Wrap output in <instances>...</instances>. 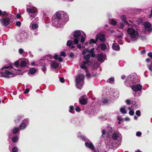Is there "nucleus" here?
Instances as JSON below:
<instances>
[{
    "label": "nucleus",
    "mask_w": 152,
    "mask_h": 152,
    "mask_svg": "<svg viewBox=\"0 0 152 152\" xmlns=\"http://www.w3.org/2000/svg\"><path fill=\"white\" fill-rule=\"evenodd\" d=\"M67 19L66 18H64L63 19L60 12H57L52 18L53 25L55 27L58 28L62 27L67 21Z\"/></svg>",
    "instance_id": "obj_1"
},
{
    "label": "nucleus",
    "mask_w": 152,
    "mask_h": 152,
    "mask_svg": "<svg viewBox=\"0 0 152 152\" xmlns=\"http://www.w3.org/2000/svg\"><path fill=\"white\" fill-rule=\"evenodd\" d=\"M127 32L130 35L132 39L135 40L137 39V37L138 36L139 34L137 31L135 30L132 28H128Z\"/></svg>",
    "instance_id": "obj_2"
},
{
    "label": "nucleus",
    "mask_w": 152,
    "mask_h": 152,
    "mask_svg": "<svg viewBox=\"0 0 152 152\" xmlns=\"http://www.w3.org/2000/svg\"><path fill=\"white\" fill-rule=\"evenodd\" d=\"M136 81V79H134V76H129L126 78L125 84L127 86L129 87L131 85V83L133 84L135 83Z\"/></svg>",
    "instance_id": "obj_3"
},
{
    "label": "nucleus",
    "mask_w": 152,
    "mask_h": 152,
    "mask_svg": "<svg viewBox=\"0 0 152 152\" xmlns=\"http://www.w3.org/2000/svg\"><path fill=\"white\" fill-rule=\"evenodd\" d=\"M81 36V33L79 30L75 31L73 33V37L74 39V42L75 44H77L78 43L79 40V37Z\"/></svg>",
    "instance_id": "obj_4"
},
{
    "label": "nucleus",
    "mask_w": 152,
    "mask_h": 152,
    "mask_svg": "<svg viewBox=\"0 0 152 152\" xmlns=\"http://www.w3.org/2000/svg\"><path fill=\"white\" fill-rule=\"evenodd\" d=\"M1 75L3 77L10 78L13 76L12 75L13 74V73L6 70L4 72H1Z\"/></svg>",
    "instance_id": "obj_5"
},
{
    "label": "nucleus",
    "mask_w": 152,
    "mask_h": 152,
    "mask_svg": "<svg viewBox=\"0 0 152 152\" xmlns=\"http://www.w3.org/2000/svg\"><path fill=\"white\" fill-rule=\"evenodd\" d=\"M85 145L87 148L90 149L91 150H93L94 152H96L93 145L91 142H86L85 143Z\"/></svg>",
    "instance_id": "obj_6"
},
{
    "label": "nucleus",
    "mask_w": 152,
    "mask_h": 152,
    "mask_svg": "<svg viewBox=\"0 0 152 152\" xmlns=\"http://www.w3.org/2000/svg\"><path fill=\"white\" fill-rule=\"evenodd\" d=\"M10 20L7 17H5L4 18H2L1 20V21L3 25L7 26L10 23Z\"/></svg>",
    "instance_id": "obj_7"
},
{
    "label": "nucleus",
    "mask_w": 152,
    "mask_h": 152,
    "mask_svg": "<svg viewBox=\"0 0 152 152\" xmlns=\"http://www.w3.org/2000/svg\"><path fill=\"white\" fill-rule=\"evenodd\" d=\"M142 86L140 84H137L136 86L132 85L131 86V88L132 90L135 92L141 91L142 89Z\"/></svg>",
    "instance_id": "obj_8"
},
{
    "label": "nucleus",
    "mask_w": 152,
    "mask_h": 152,
    "mask_svg": "<svg viewBox=\"0 0 152 152\" xmlns=\"http://www.w3.org/2000/svg\"><path fill=\"white\" fill-rule=\"evenodd\" d=\"M144 25L145 30L148 31H152V29L151 27V25L149 22H145Z\"/></svg>",
    "instance_id": "obj_9"
},
{
    "label": "nucleus",
    "mask_w": 152,
    "mask_h": 152,
    "mask_svg": "<svg viewBox=\"0 0 152 152\" xmlns=\"http://www.w3.org/2000/svg\"><path fill=\"white\" fill-rule=\"evenodd\" d=\"M84 77L83 75L81 74H79L76 77L75 83H81V81H83L84 80Z\"/></svg>",
    "instance_id": "obj_10"
},
{
    "label": "nucleus",
    "mask_w": 152,
    "mask_h": 152,
    "mask_svg": "<svg viewBox=\"0 0 152 152\" xmlns=\"http://www.w3.org/2000/svg\"><path fill=\"white\" fill-rule=\"evenodd\" d=\"M84 96H85V95L80 96L79 99V103L83 105H85L87 103V100L84 98Z\"/></svg>",
    "instance_id": "obj_11"
},
{
    "label": "nucleus",
    "mask_w": 152,
    "mask_h": 152,
    "mask_svg": "<svg viewBox=\"0 0 152 152\" xmlns=\"http://www.w3.org/2000/svg\"><path fill=\"white\" fill-rule=\"evenodd\" d=\"M112 48L113 50L116 51H118L120 49L119 45L116 43L113 44Z\"/></svg>",
    "instance_id": "obj_12"
},
{
    "label": "nucleus",
    "mask_w": 152,
    "mask_h": 152,
    "mask_svg": "<svg viewBox=\"0 0 152 152\" xmlns=\"http://www.w3.org/2000/svg\"><path fill=\"white\" fill-rule=\"evenodd\" d=\"M28 61H26L24 60L22 61L20 64V67L22 68L26 66L28 64Z\"/></svg>",
    "instance_id": "obj_13"
},
{
    "label": "nucleus",
    "mask_w": 152,
    "mask_h": 152,
    "mask_svg": "<svg viewBox=\"0 0 152 152\" xmlns=\"http://www.w3.org/2000/svg\"><path fill=\"white\" fill-rule=\"evenodd\" d=\"M99 35V39L101 42H104L105 40V35L104 34H101L100 33L97 34Z\"/></svg>",
    "instance_id": "obj_14"
},
{
    "label": "nucleus",
    "mask_w": 152,
    "mask_h": 152,
    "mask_svg": "<svg viewBox=\"0 0 152 152\" xmlns=\"http://www.w3.org/2000/svg\"><path fill=\"white\" fill-rule=\"evenodd\" d=\"M53 57L55 59L58 60L60 62H62L63 61V60L62 58L60 57H59L58 55L57 54H55L54 55Z\"/></svg>",
    "instance_id": "obj_15"
},
{
    "label": "nucleus",
    "mask_w": 152,
    "mask_h": 152,
    "mask_svg": "<svg viewBox=\"0 0 152 152\" xmlns=\"http://www.w3.org/2000/svg\"><path fill=\"white\" fill-rule=\"evenodd\" d=\"M27 11L28 12L31 13H34L37 12V10L36 9L33 8H27Z\"/></svg>",
    "instance_id": "obj_16"
},
{
    "label": "nucleus",
    "mask_w": 152,
    "mask_h": 152,
    "mask_svg": "<svg viewBox=\"0 0 152 152\" xmlns=\"http://www.w3.org/2000/svg\"><path fill=\"white\" fill-rule=\"evenodd\" d=\"M100 49L102 50H104L106 49V46L105 43H103L99 45Z\"/></svg>",
    "instance_id": "obj_17"
},
{
    "label": "nucleus",
    "mask_w": 152,
    "mask_h": 152,
    "mask_svg": "<svg viewBox=\"0 0 152 152\" xmlns=\"http://www.w3.org/2000/svg\"><path fill=\"white\" fill-rule=\"evenodd\" d=\"M126 17L125 15H122L121 16V19L122 21L124 22L125 23L127 24H129V23L126 20Z\"/></svg>",
    "instance_id": "obj_18"
},
{
    "label": "nucleus",
    "mask_w": 152,
    "mask_h": 152,
    "mask_svg": "<svg viewBox=\"0 0 152 152\" xmlns=\"http://www.w3.org/2000/svg\"><path fill=\"white\" fill-rule=\"evenodd\" d=\"M97 58L98 61L102 62L103 60V56L101 54H98L97 56Z\"/></svg>",
    "instance_id": "obj_19"
},
{
    "label": "nucleus",
    "mask_w": 152,
    "mask_h": 152,
    "mask_svg": "<svg viewBox=\"0 0 152 152\" xmlns=\"http://www.w3.org/2000/svg\"><path fill=\"white\" fill-rule=\"evenodd\" d=\"M90 55L92 57H95V55L94 52V48H93L91 49V51H90Z\"/></svg>",
    "instance_id": "obj_20"
},
{
    "label": "nucleus",
    "mask_w": 152,
    "mask_h": 152,
    "mask_svg": "<svg viewBox=\"0 0 152 152\" xmlns=\"http://www.w3.org/2000/svg\"><path fill=\"white\" fill-rule=\"evenodd\" d=\"M37 71L36 69L34 68H31L29 70L30 74L32 75L34 74Z\"/></svg>",
    "instance_id": "obj_21"
},
{
    "label": "nucleus",
    "mask_w": 152,
    "mask_h": 152,
    "mask_svg": "<svg viewBox=\"0 0 152 152\" xmlns=\"http://www.w3.org/2000/svg\"><path fill=\"white\" fill-rule=\"evenodd\" d=\"M26 127V125L23 122L19 126V128L21 129H24Z\"/></svg>",
    "instance_id": "obj_22"
},
{
    "label": "nucleus",
    "mask_w": 152,
    "mask_h": 152,
    "mask_svg": "<svg viewBox=\"0 0 152 152\" xmlns=\"http://www.w3.org/2000/svg\"><path fill=\"white\" fill-rule=\"evenodd\" d=\"M126 108V106H124L123 107L121 108L120 109V111L123 114H126V111L125 109Z\"/></svg>",
    "instance_id": "obj_23"
},
{
    "label": "nucleus",
    "mask_w": 152,
    "mask_h": 152,
    "mask_svg": "<svg viewBox=\"0 0 152 152\" xmlns=\"http://www.w3.org/2000/svg\"><path fill=\"white\" fill-rule=\"evenodd\" d=\"M76 87L78 89H81L83 85L81 83H76Z\"/></svg>",
    "instance_id": "obj_24"
},
{
    "label": "nucleus",
    "mask_w": 152,
    "mask_h": 152,
    "mask_svg": "<svg viewBox=\"0 0 152 152\" xmlns=\"http://www.w3.org/2000/svg\"><path fill=\"white\" fill-rule=\"evenodd\" d=\"M51 66L53 68L56 69L57 66H58V64L56 62H54L52 64H51Z\"/></svg>",
    "instance_id": "obj_25"
},
{
    "label": "nucleus",
    "mask_w": 152,
    "mask_h": 152,
    "mask_svg": "<svg viewBox=\"0 0 152 152\" xmlns=\"http://www.w3.org/2000/svg\"><path fill=\"white\" fill-rule=\"evenodd\" d=\"M19 131V129L17 127H15L12 130V132L14 134H16Z\"/></svg>",
    "instance_id": "obj_26"
},
{
    "label": "nucleus",
    "mask_w": 152,
    "mask_h": 152,
    "mask_svg": "<svg viewBox=\"0 0 152 152\" xmlns=\"http://www.w3.org/2000/svg\"><path fill=\"white\" fill-rule=\"evenodd\" d=\"M118 137V134L115 133H113L112 135V138L113 139L116 140L117 139Z\"/></svg>",
    "instance_id": "obj_27"
},
{
    "label": "nucleus",
    "mask_w": 152,
    "mask_h": 152,
    "mask_svg": "<svg viewBox=\"0 0 152 152\" xmlns=\"http://www.w3.org/2000/svg\"><path fill=\"white\" fill-rule=\"evenodd\" d=\"M18 137L17 136H14L12 138V140L14 142H18Z\"/></svg>",
    "instance_id": "obj_28"
},
{
    "label": "nucleus",
    "mask_w": 152,
    "mask_h": 152,
    "mask_svg": "<svg viewBox=\"0 0 152 152\" xmlns=\"http://www.w3.org/2000/svg\"><path fill=\"white\" fill-rule=\"evenodd\" d=\"M114 77H111L107 80V82L110 83H113L114 82Z\"/></svg>",
    "instance_id": "obj_29"
},
{
    "label": "nucleus",
    "mask_w": 152,
    "mask_h": 152,
    "mask_svg": "<svg viewBox=\"0 0 152 152\" xmlns=\"http://www.w3.org/2000/svg\"><path fill=\"white\" fill-rule=\"evenodd\" d=\"M67 45L69 47H70L73 45L72 41L71 40H69L67 41Z\"/></svg>",
    "instance_id": "obj_30"
},
{
    "label": "nucleus",
    "mask_w": 152,
    "mask_h": 152,
    "mask_svg": "<svg viewBox=\"0 0 152 152\" xmlns=\"http://www.w3.org/2000/svg\"><path fill=\"white\" fill-rule=\"evenodd\" d=\"M80 67L81 68L83 69L84 70H85L86 72H87L88 70L87 67L86 66H85L84 65V64H81L80 65Z\"/></svg>",
    "instance_id": "obj_31"
},
{
    "label": "nucleus",
    "mask_w": 152,
    "mask_h": 152,
    "mask_svg": "<svg viewBox=\"0 0 152 152\" xmlns=\"http://www.w3.org/2000/svg\"><path fill=\"white\" fill-rule=\"evenodd\" d=\"M42 71L44 72V73H45L46 70H47V68L46 66V64H44L42 66Z\"/></svg>",
    "instance_id": "obj_32"
},
{
    "label": "nucleus",
    "mask_w": 152,
    "mask_h": 152,
    "mask_svg": "<svg viewBox=\"0 0 152 152\" xmlns=\"http://www.w3.org/2000/svg\"><path fill=\"white\" fill-rule=\"evenodd\" d=\"M111 24L115 26L116 25L117 22L114 19H112L111 20Z\"/></svg>",
    "instance_id": "obj_33"
},
{
    "label": "nucleus",
    "mask_w": 152,
    "mask_h": 152,
    "mask_svg": "<svg viewBox=\"0 0 152 152\" xmlns=\"http://www.w3.org/2000/svg\"><path fill=\"white\" fill-rule=\"evenodd\" d=\"M18 151V148L16 146H14L12 149V152H17Z\"/></svg>",
    "instance_id": "obj_34"
},
{
    "label": "nucleus",
    "mask_w": 152,
    "mask_h": 152,
    "mask_svg": "<svg viewBox=\"0 0 152 152\" xmlns=\"http://www.w3.org/2000/svg\"><path fill=\"white\" fill-rule=\"evenodd\" d=\"M38 27V26L37 24H34L32 25L31 28L33 29H35Z\"/></svg>",
    "instance_id": "obj_35"
},
{
    "label": "nucleus",
    "mask_w": 152,
    "mask_h": 152,
    "mask_svg": "<svg viewBox=\"0 0 152 152\" xmlns=\"http://www.w3.org/2000/svg\"><path fill=\"white\" fill-rule=\"evenodd\" d=\"M89 43L90 45H91L92 43L94 44H96L94 39H91L89 40Z\"/></svg>",
    "instance_id": "obj_36"
},
{
    "label": "nucleus",
    "mask_w": 152,
    "mask_h": 152,
    "mask_svg": "<svg viewBox=\"0 0 152 152\" xmlns=\"http://www.w3.org/2000/svg\"><path fill=\"white\" fill-rule=\"evenodd\" d=\"M90 58V55L89 54H87L85 55L84 57V58L86 60H89Z\"/></svg>",
    "instance_id": "obj_37"
},
{
    "label": "nucleus",
    "mask_w": 152,
    "mask_h": 152,
    "mask_svg": "<svg viewBox=\"0 0 152 152\" xmlns=\"http://www.w3.org/2000/svg\"><path fill=\"white\" fill-rule=\"evenodd\" d=\"M89 52H90V50H89L87 49H85L82 52V54L83 55H85L87 53H89Z\"/></svg>",
    "instance_id": "obj_38"
},
{
    "label": "nucleus",
    "mask_w": 152,
    "mask_h": 152,
    "mask_svg": "<svg viewBox=\"0 0 152 152\" xmlns=\"http://www.w3.org/2000/svg\"><path fill=\"white\" fill-rule=\"evenodd\" d=\"M13 68V66L12 65H10V66H4L1 69L2 70H3V69H7L8 68Z\"/></svg>",
    "instance_id": "obj_39"
},
{
    "label": "nucleus",
    "mask_w": 152,
    "mask_h": 152,
    "mask_svg": "<svg viewBox=\"0 0 152 152\" xmlns=\"http://www.w3.org/2000/svg\"><path fill=\"white\" fill-rule=\"evenodd\" d=\"M60 55L61 56L65 57L66 56V53L65 52L63 51L60 52Z\"/></svg>",
    "instance_id": "obj_40"
},
{
    "label": "nucleus",
    "mask_w": 152,
    "mask_h": 152,
    "mask_svg": "<svg viewBox=\"0 0 152 152\" xmlns=\"http://www.w3.org/2000/svg\"><path fill=\"white\" fill-rule=\"evenodd\" d=\"M14 64L16 67H18L19 66V61H17L15 62Z\"/></svg>",
    "instance_id": "obj_41"
},
{
    "label": "nucleus",
    "mask_w": 152,
    "mask_h": 152,
    "mask_svg": "<svg viewBox=\"0 0 152 152\" xmlns=\"http://www.w3.org/2000/svg\"><path fill=\"white\" fill-rule=\"evenodd\" d=\"M136 115L138 116H140L141 115L140 112V110H137L136 112Z\"/></svg>",
    "instance_id": "obj_42"
},
{
    "label": "nucleus",
    "mask_w": 152,
    "mask_h": 152,
    "mask_svg": "<svg viewBox=\"0 0 152 152\" xmlns=\"http://www.w3.org/2000/svg\"><path fill=\"white\" fill-rule=\"evenodd\" d=\"M79 137L83 141H86V138L84 136H80Z\"/></svg>",
    "instance_id": "obj_43"
},
{
    "label": "nucleus",
    "mask_w": 152,
    "mask_h": 152,
    "mask_svg": "<svg viewBox=\"0 0 152 152\" xmlns=\"http://www.w3.org/2000/svg\"><path fill=\"white\" fill-rule=\"evenodd\" d=\"M69 110L70 111H69V112L70 113H72V111L74 110V108L73 106H70L69 107Z\"/></svg>",
    "instance_id": "obj_44"
},
{
    "label": "nucleus",
    "mask_w": 152,
    "mask_h": 152,
    "mask_svg": "<svg viewBox=\"0 0 152 152\" xmlns=\"http://www.w3.org/2000/svg\"><path fill=\"white\" fill-rule=\"evenodd\" d=\"M129 114L131 115H133L134 114V112L133 110H130L129 112Z\"/></svg>",
    "instance_id": "obj_45"
},
{
    "label": "nucleus",
    "mask_w": 152,
    "mask_h": 152,
    "mask_svg": "<svg viewBox=\"0 0 152 152\" xmlns=\"http://www.w3.org/2000/svg\"><path fill=\"white\" fill-rule=\"evenodd\" d=\"M119 27L120 28H123L124 26V24L122 23H120L118 25Z\"/></svg>",
    "instance_id": "obj_46"
},
{
    "label": "nucleus",
    "mask_w": 152,
    "mask_h": 152,
    "mask_svg": "<svg viewBox=\"0 0 152 152\" xmlns=\"http://www.w3.org/2000/svg\"><path fill=\"white\" fill-rule=\"evenodd\" d=\"M99 35H98V34H97L96 35V37L95 39H94L95 42V43H96V42H97L98 39H99Z\"/></svg>",
    "instance_id": "obj_47"
},
{
    "label": "nucleus",
    "mask_w": 152,
    "mask_h": 152,
    "mask_svg": "<svg viewBox=\"0 0 152 152\" xmlns=\"http://www.w3.org/2000/svg\"><path fill=\"white\" fill-rule=\"evenodd\" d=\"M21 23L20 21L16 22V26H20L21 25Z\"/></svg>",
    "instance_id": "obj_48"
},
{
    "label": "nucleus",
    "mask_w": 152,
    "mask_h": 152,
    "mask_svg": "<svg viewBox=\"0 0 152 152\" xmlns=\"http://www.w3.org/2000/svg\"><path fill=\"white\" fill-rule=\"evenodd\" d=\"M75 110L77 112H79L81 110V109L79 107H77L75 109Z\"/></svg>",
    "instance_id": "obj_49"
},
{
    "label": "nucleus",
    "mask_w": 152,
    "mask_h": 152,
    "mask_svg": "<svg viewBox=\"0 0 152 152\" xmlns=\"http://www.w3.org/2000/svg\"><path fill=\"white\" fill-rule=\"evenodd\" d=\"M117 118V120L119 121H123L124 120V119L121 116H118Z\"/></svg>",
    "instance_id": "obj_50"
},
{
    "label": "nucleus",
    "mask_w": 152,
    "mask_h": 152,
    "mask_svg": "<svg viewBox=\"0 0 152 152\" xmlns=\"http://www.w3.org/2000/svg\"><path fill=\"white\" fill-rule=\"evenodd\" d=\"M85 40V38L83 36H81L80 42L81 43H83L84 42Z\"/></svg>",
    "instance_id": "obj_51"
},
{
    "label": "nucleus",
    "mask_w": 152,
    "mask_h": 152,
    "mask_svg": "<svg viewBox=\"0 0 152 152\" xmlns=\"http://www.w3.org/2000/svg\"><path fill=\"white\" fill-rule=\"evenodd\" d=\"M29 91V89L28 88H26L24 91V93L25 94L28 93Z\"/></svg>",
    "instance_id": "obj_52"
},
{
    "label": "nucleus",
    "mask_w": 152,
    "mask_h": 152,
    "mask_svg": "<svg viewBox=\"0 0 152 152\" xmlns=\"http://www.w3.org/2000/svg\"><path fill=\"white\" fill-rule=\"evenodd\" d=\"M102 102L103 103H107L108 102V100L106 98H104L102 100Z\"/></svg>",
    "instance_id": "obj_53"
},
{
    "label": "nucleus",
    "mask_w": 152,
    "mask_h": 152,
    "mask_svg": "<svg viewBox=\"0 0 152 152\" xmlns=\"http://www.w3.org/2000/svg\"><path fill=\"white\" fill-rule=\"evenodd\" d=\"M60 81L62 83H63L65 81V80L64 78L63 77L60 78Z\"/></svg>",
    "instance_id": "obj_54"
},
{
    "label": "nucleus",
    "mask_w": 152,
    "mask_h": 152,
    "mask_svg": "<svg viewBox=\"0 0 152 152\" xmlns=\"http://www.w3.org/2000/svg\"><path fill=\"white\" fill-rule=\"evenodd\" d=\"M19 53L20 54H22L24 53V50L22 49H20L19 50Z\"/></svg>",
    "instance_id": "obj_55"
},
{
    "label": "nucleus",
    "mask_w": 152,
    "mask_h": 152,
    "mask_svg": "<svg viewBox=\"0 0 152 152\" xmlns=\"http://www.w3.org/2000/svg\"><path fill=\"white\" fill-rule=\"evenodd\" d=\"M141 134L142 133L140 132H137L136 134V135L137 136H140L141 135Z\"/></svg>",
    "instance_id": "obj_56"
},
{
    "label": "nucleus",
    "mask_w": 152,
    "mask_h": 152,
    "mask_svg": "<svg viewBox=\"0 0 152 152\" xmlns=\"http://www.w3.org/2000/svg\"><path fill=\"white\" fill-rule=\"evenodd\" d=\"M126 102L127 104L129 105H130L131 104L130 100H129V99H127L126 101Z\"/></svg>",
    "instance_id": "obj_57"
},
{
    "label": "nucleus",
    "mask_w": 152,
    "mask_h": 152,
    "mask_svg": "<svg viewBox=\"0 0 152 152\" xmlns=\"http://www.w3.org/2000/svg\"><path fill=\"white\" fill-rule=\"evenodd\" d=\"M106 132V130L105 129H103L102 131V136L103 135H105V134Z\"/></svg>",
    "instance_id": "obj_58"
},
{
    "label": "nucleus",
    "mask_w": 152,
    "mask_h": 152,
    "mask_svg": "<svg viewBox=\"0 0 152 152\" xmlns=\"http://www.w3.org/2000/svg\"><path fill=\"white\" fill-rule=\"evenodd\" d=\"M148 56L150 58H152V53L149 52L148 54Z\"/></svg>",
    "instance_id": "obj_59"
},
{
    "label": "nucleus",
    "mask_w": 152,
    "mask_h": 152,
    "mask_svg": "<svg viewBox=\"0 0 152 152\" xmlns=\"http://www.w3.org/2000/svg\"><path fill=\"white\" fill-rule=\"evenodd\" d=\"M89 60H86V61H84L83 62V64H88V63H89Z\"/></svg>",
    "instance_id": "obj_60"
},
{
    "label": "nucleus",
    "mask_w": 152,
    "mask_h": 152,
    "mask_svg": "<svg viewBox=\"0 0 152 152\" xmlns=\"http://www.w3.org/2000/svg\"><path fill=\"white\" fill-rule=\"evenodd\" d=\"M148 68L150 70L152 71V63L149 66Z\"/></svg>",
    "instance_id": "obj_61"
},
{
    "label": "nucleus",
    "mask_w": 152,
    "mask_h": 152,
    "mask_svg": "<svg viewBox=\"0 0 152 152\" xmlns=\"http://www.w3.org/2000/svg\"><path fill=\"white\" fill-rule=\"evenodd\" d=\"M7 15V12L4 11L2 12V15L3 16Z\"/></svg>",
    "instance_id": "obj_62"
},
{
    "label": "nucleus",
    "mask_w": 152,
    "mask_h": 152,
    "mask_svg": "<svg viewBox=\"0 0 152 152\" xmlns=\"http://www.w3.org/2000/svg\"><path fill=\"white\" fill-rule=\"evenodd\" d=\"M74 54L73 53H71L70 54H69V56L71 57V58H72L74 56Z\"/></svg>",
    "instance_id": "obj_63"
},
{
    "label": "nucleus",
    "mask_w": 152,
    "mask_h": 152,
    "mask_svg": "<svg viewBox=\"0 0 152 152\" xmlns=\"http://www.w3.org/2000/svg\"><path fill=\"white\" fill-rule=\"evenodd\" d=\"M145 52H146L145 50H142L140 52H141V53L142 54H144L145 53Z\"/></svg>",
    "instance_id": "obj_64"
}]
</instances>
